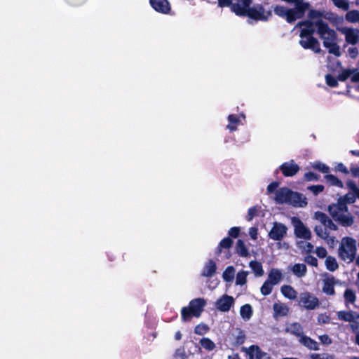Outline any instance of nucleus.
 Masks as SVG:
<instances>
[{"mask_svg": "<svg viewBox=\"0 0 359 359\" xmlns=\"http://www.w3.org/2000/svg\"><path fill=\"white\" fill-rule=\"evenodd\" d=\"M235 276V269L232 266H228L222 273V278L226 282H232Z\"/></svg>", "mask_w": 359, "mask_h": 359, "instance_id": "obj_32", "label": "nucleus"}, {"mask_svg": "<svg viewBox=\"0 0 359 359\" xmlns=\"http://www.w3.org/2000/svg\"><path fill=\"white\" fill-rule=\"evenodd\" d=\"M235 299L232 296L223 294L215 302L216 309L222 312H228L234 305Z\"/></svg>", "mask_w": 359, "mask_h": 359, "instance_id": "obj_13", "label": "nucleus"}, {"mask_svg": "<svg viewBox=\"0 0 359 359\" xmlns=\"http://www.w3.org/2000/svg\"><path fill=\"white\" fill-rule=\"evenodd\" d=\"M200 344L207 351H212L215 348V344L209 338L203 337L200 341Z\"/></svg>", "mask_w": 359, "mask_h": 359, "instance_id": "obj_37", "label": "nucleus"}, {"mask_svg": "<svg viewBox=\"0 0 359 359\" xmlns=\"http://www.w3.org/2000/svg\"><path fill=\"white\" fill-rule=\"evenodd\" d=\"M326 181L332 186H335L339 188H343V182L333 175H327L325 176Z\"/></svg>", "mask_w": 359, "mask_h": 359, "instance_id": "obj_33", "label": "nucleus"}, {"mask_svg": "<svg viewBox=\"0 0 359 359\" xmlns=\"http://www.w3.org/2000/svg\"><path fill=\"white\" fill-rule=\"evenodd\" d=\"M239 232H240L239 227H232L229 229V236H231L233 238H237L239 235Z\"/></svg>", "mask_w": 359, "mask_h": 359, "instance_id": "obj_59", "label": "nucleus"}, {"mask_svg": "<svg viewBox=\"0 0 359 359\" xmlns=\"http://www.w3.org/2000/svg\"><path fill=\"white\" fill-rule=\"evenodd\" d=\"M293 5L292 8L283 6H276L273 12L276 15L285 18L288 23H292L302 18L305 13L309 10L310 4L304 0H282Z\"/></svg>", "mask_w": 359, "mask_h": 359, "instance_id": "obj_1", "label": "nucleus"}, {"mask_svg": "<svg viewBox=\"0 0 359 359\" xmlns=\"http://www.w3.org/2000/svg\"><path fill=\"white\" fill-rule=\"evenodd\" d=\"M279 184L276 182H273L268 185L267 187V192L268 193H272L276 191V189L278 188Z\"/></svg>", "mask_w": 359, "mask_h": 359, "instance_id": "obj_61", "label": "nucleus"}, {"mask_svg": "<svg viewBox=\"0 0 359 359\" xmlns=\"http://www.w3.org/2000/svg\"><path fill=\"white\" fill-rule=\"evenodd\" d=\"M337 280L334 277H327L323 281V292L327 295H333L334 294V285Z\"/></svg>", "mask_w": 359, "mask_h": 359, "instance_id": "obj_20", "label": "nucleus"}, {"mask_svg": "<svg viewBox=\"0 0 359 359\" xmlns=\"http://www.w3.org/2000/svg\"><path fill=\"white\" fill-rule=\"evenodd\" d=\"M250 267L253 271L256 276H262L264 275V270L262 265L260 262L257 261H251L249 264Z\"/></svg>", "mask_w": 359, "mask_h": 359, "instance_id": "obj_30", "label": "nucleus"}, {"mask_svg": "<svg viewBox=\"0 0 359 359\" xmlns=\"http://www.w3.org/2000/svg\"><path fill=\"white\" fill-rule=\"evenodd\" d=\"M273 317L278 318L279 317L285 316L289 312V307L282 302H276L273 306Z\"/></svg>", "mask_w": 359, "mask_h": 359, "instance_id": "obj_21", "label": "nucleus"}, {"mask_svg": "<svg viewBox=\"0 0 359 359\" xmlns=\"http://www.w3.org/2000/svg\"><path fill=\"white\" fill-rule=\"evenodd\" d=\"M326 83L330 87H337L338 85L337 79L330 74L325 76Z\"/></svg>", "mask_w": 359, "mask_h": 359, "instance_id": "obj_50", "label": "nucleus"}, {"mask_svg": "<svg viewBox=\"0 0 359 359\" xmlns=\"http://www.w3.org/2000/svg\"><path fill=\"white\" fill-rule=\"evenodd\" d=\"M280 170L285 177H292L299 170V165L293 160L283 163Z\"/></svg>", "mask_w": 359, "mask_h": 359, "instance_id": "obj_17", "label": "nucleus"}, {"mask_svg": "<svg viewBox=\"0 0 359 359\" xmlns=\"http://www.w3.org/2000/svg\"><path fill=\"white\" fill-rule=\"evenodd\" d=\"M257 228L251 227L249 229V235L252 239L255 240L257 238Z\"/></svg>", "mask_w": 359, "mask_h": 359, "instance_id": "obj_62", "label": "nucleus"}, {"mask_svg": "<svg viewBox=\"0 0 359 359\" xmlns=\"http://www.w3.org/2000/svg\"><path fill=\"white\" fill-rule=\"evenodd\" d=\"M319 339L322 344L329 345L332 343V339L327 334L320 335Z\"/></svg>", "mask_w": 359, "mask_h": 359, "instance_id": "obj_57", "label": "nucleus"}, {"mask_svg": "<svg viewBox=\"0 0 359 359\" xmlns=\"http://www.w3.org/2000/svg\"><path fill=\"white\" fill-rule=\"evenodd\" d=\"M283 278V274L280 270L272 269L268 275L267 281L273 285L278 284Z\"/></svg>", "mask_w": 359, "mask_h": 359, "instance_id": "obj_26", "label": "nucleus"}, {"mask_svg": "<svg viewBox=\"0 0 359 359\" xmlns=\"http://www.w3.org/2000/svg\"><path fill=\"white\" fill-rule=\"evenodd\" d=\"M304 261L308 264L313 266H318V260L316 257L309 255L306 256L304 259Z\"/></svg>", "mask_w": 359, "mask_h": 359, "instance_id": "obj_54", "label": "nucleus"}, {"mask_svg": "<svg viewBox=\"0 0 359 359\" xmlns=\"http://www.w3.org/2000/svg\"><path fill=\"white\" fill-rule=\"evenodd\" d=\"M312 167L323 173H328L330 172V168L321 162L314 163Z\"/></svg>", "mask_w": 359, "mask_h": 359, "instance_id": "obj_44", "label": "nucleus"}, {"mask_svg": "<svg viewBox=\"0 0 359 359\" xmlns=\"http://www.w3.org/2000/svg\"><path fill=\"white\" fill-rule=\"evenodd\" d=\"M258 211H259V208L256 206L249 208L248 211V215H247L246 219L248 221H251L255 217V216L257 215Z\"/></svg>", "mask_w": 359, "mask_h": 359, "instance_id": "obj_52", "label": "nucleus"}, {"mask_svg": "<svg viewBox=\"0 0 359 359\" xmlns=\"http://www.w3.org/2000/svg\"><path fill=\"white\" fill-rule=\"evenodd\" d=\"M346 186L351 190V193L358 195L359 198V187L352 180L347 181Z\"/></svg>", "mask_w": 359, "mask_h": 359, "instance_id": "obj_45", "label": "nucleus"}, {"mask_svg": "<svg viewBox=\"0 0 359 359\" xmlns=\"http://www.w3.org/2000/svg\"><path fill=\"white\" fill-rule=\"evenodd\" d=\"M334 4L343 10H348L349 8V3L348 0H331Z\"/></svg>", "mask_w": 359, "mask_h": 359, "instance_id": "obj_46", "label": "nucleus"}, {"mask_svg": "<svg viewBox=\"0 0 359 359\" xmlns=\"http://www.w3.org/2000/svg\"><path fill=\"white\" fill-rule=\"evenodd\" d=\"M151 7L157 12L167 14L170 11V5L168 0H149Z\"/></svg>", "mask_w": 359, "mask_h": 359, "instance_id": "obj_18", "label": "nucleus"}, {"mask_svg": "<svg viewBox=\"0 0 359 359\" xmlns=\"http://www.w3.org/2000/svg\"><path fill=\"white\" fill-rule=\"evenodd\" d=\"M248 273V271L243 270L238 271L236 276V285H244L247 282V276Z\"/></svg>", "mask_w": 359, "mask_h": 359, "instance_id": "obj_34", "label": "nucleus"}, {"mask_svg": "<svg viewBox=\"0 0 359 359\" xmlns=\"http://www.w3.org/2000/svg\"><path fill=\"white\" fill-rule=\"evenodd\" d=\"M325 241L326 243L331 247H334L337 243V240L334 236H330L329 234L327 238L323 239Z\"/></svg>", "mask_w": 359, "mask_h": 359, "instance_id": "obj_56", "label": "nucleus"}, {"mask_svg": "<svg viewBox=\"0 0 359 359\" xmlns=\"http://www.w3.org/2000/svg\"><path fill=\"white\" fill-rule=\"evenodd\" d=\"M232 244V240L229 238H224L222 239L218 247V253L221 252L222 248H229Z\"/></svg>", "mask_w": 359, "mask_h": 359, "instance_id": "obj_47", "label": "nucleus"}, {"mask_svg": "<svg viewBox=\"0 0 359 359\" xmlns=\"http://www.w3.org/2000/svg\"><path fill=\"white\" fill-rule=\"evenodd\" d=\"M352 73L353 71L351 69H343L338 75V80L344 81L351 76Z\"/></svg>", "mask_w": 359, "mask_h": 359, "instance_id": "obj_49", "label": "nucleus"}, {"mask_svg": "<svg viewBox=\"0 0 359 359\" xmlns=\"http://www.w3.org/2000/svg\"><path fill=\"white\" fill-rule=\"evenodd\" d=\"M275 201L278 203H287L294 206L304 207L307 204L306 198L288 188L282 187L275 192Z\"/></svg>", "mask_w": 359, "mask_h": 359, "instance_id": "obj_5", "label": "nucleus"}, {"mask_svg": "<svg viewBox=\"0 0 359 359\" xmlns=\"http://www.w3.org/2000/svg\"><path fill=\"white\" fill-rule=\"evenodd\" d=\"M273 286V285L266 280L261 287V293L264 296L269 294L272 292Z\"/></svg>", "mask_w": 359, "mask_h": 359, "instance_id": "obj_42", "label": "nucleus"}, {"mask_svg": "<svg viewBox=\"0 0 359 359\" xmlns=\"http://www.w3.org/2000/svg\"><path fill=\"white\" fill-rule=\"evenodd\" d=\"M216 270H217L216 263L213 260L210 259L205 264L203 269L202 271L201 275H202V276H204V277H212L216 273Z\"/></svg>", "mask_w": 359, "mask_h": 359, "instance_id": "obj_24", "label": "nucleus"}, {"mask_svg": "<svg viewBox=\"0 0 359 359\" xmlns=\"http://www.w3.org/2000/svg\"><path fill=\"white\" fill-rule=\"evenodd\" d=\"M206 302L203 298H196L191 300L188 306L182 309V320L187 322L190 320L192 317L198 318Z\"/></svg>", "mask_w": 359, "mask_h": 359, "instance_id": "obj_7", "label": "nucleus"}, {"mask_svg": "<svg viewBox=\"0 0 359 359\" xmlns=\"http://www.w3.org/2000/svg\"><path fill=\"white\" fill-rule=\"evenodd\" d=\"M316 235L321 238L322 239H324L325 238L327 237V235L329 234V232L327 231V229L322 226H316L314 229Z\"/></svg>", "mask_w": 359, "mask_h": 359, "instance_id": "obj_43", "label": "nucleus"}, {"mask_svg": "<svg viewBox=\"0 0 359 359\" xmlns=\"http://www.w3.org/2000/svg\"><path fill=\"white\" fill-rule=\"evenodd\" d=\"M209 330V327L205 324H199L195 327V333L198 335L205 334Z\"/></svg>", "mask_w": 359, "mask_h": 359, "instance_id": "obj_48", "label": "nucleus"}, {"mask_svg": "<svg viewBox=\"0 0 359 359\" xmlns=\"http://www.w3.org/2000/svg\"><path fill=\"white\" fill-rule=\"evenodd\" d=\"M338 319L349 323H359V314L353 311H339L337 313Z\"/></svg>", "mask_w": 359, "mask_h": 359, "instance_id": "obj_19", "label": "nucleus"}, {"mask_svg": "<svg viewBox=\"0 0 359 359\" xmlns=\"http://www.w3.org/2000/svg\"><path fill=\"white\" fill-rule=\"evenodd\" d=\"M357 251L356 241L348 236L341 238L338 253L339 257L348 263L353 261L355 257Z\"/></svg>", "mask_w": 359, "mask_h": 359, "instance_id": "obj_6", "label": "nucleus"}, {"mask_svg": "<svg viewBox=\"0 0 359 359\" xmlns=\"http://www.w3.org/2000/svg\"><path fill=\"white\" fill-rule=\"evenodd\" d=\"M298 304L306 310H315L320 306V301L316 296L309 292H301L299 295Z\"/></svg>", "mask_w": 359, "mask_h": 359, "instance_id": "obj_9", "label": "nucleus"}, {"mask_svg": "<svg viewBox=\"0 0 359 359\" xmlns=\"http://www.w3.org/2000/svg\"><path fill=\"white\" fill-rule=\"evenodd\" d=\"M242 349L249 355V359H271L268 353L262 351L257 345L243 347Z\"/></svg>", "mask_w": 359, "mask_h": 359, "instance_id": "obj_12", "label": "nucleus"}, {"mask_svg": "<svg viewBox=\"0 0 359 359\" xmlns=\"http://www.w3.org/2000/svg\"><path fill=\"white\" fill-rule=\"evenodd\" d=\"M316 254L317 255V256L319 257V258H325V257H327V250L325 248H323V247H318L316 249V251H315Z\"/></svg>", "mask_w": 359, "mask_h": 359, "instance_id": "obj_53", "label": "nucleus"}, {"mask_svg": "<svg viewBox=\"0 0 359 359\" xmlns=\"http://www.w3.org/2000/svg\"><path fill=\"white\" fill-rule=\"evenodd\" d=\"M309 189H310L315 195H317L318 194L322 192L324 189V186L323 185H313L310 186L309 187Z\"/></svg>", "mask_w": 359, "mask_h": 359, "instance_id": "obj_55", "label": "nucleus"}, {"mask_svg": "<svg viewBox=\"0 0 359 359\" xmlns=\"http://www.w3.org/2000/svg\"><path fill=\"white\" fill-rule=\"evenodd\" d=\"M252 307L249 304H246L242 306L240 309V315L241 318L245 321L249 320L252 318Z\"/></svg>", "mask_w": 359, "mask_h": 359, "instance_id": "obj_28", "label": "nucleus"}, {"mask_svg": "<svg viewBox=\"0 0 359 359\" xmlns=\"http://www.w3.org/2000/svg\"><path fill=\"white\" fill-rule=\"evenodd\" d=\"M245 15L257 20L266 21L271 15V12L266 11L262 5L257 4L253 7L248 8Z\"/></svg>", "mask_w": 359, "mask_h": 359, "instance_id": "obj_10", "label": "nucleus"}, {"mask_svg": "<svg viewBox=\"0 0 359 359\" xmlns=\"http://www.w3.org/2000/svg\"><path fill=\"white\" fill-rule=\"evenodd\" d=\"M304 178L307 181L318 180V176L312 172H309L305 173Z\"/></svg>", "mask_w": 359, "mask_h": 359, "instance_id": "obj_58", "label": "nucleus"}, {"mask_svg": "<svg viewBox=\"0 0 359 359\" xmlns=\"http://www.w3.org/2000/svg\"><path fill=\"white\" fill-rule=\"evenodd\" d=\"M285 332L295 335L299 338L304 334L303 327L298 323H293L287 325Z\"/></svg>", "mask_w": 359, "mask_h": 359, "instance_id": "obj_25", "label": "nucleus"}, {"mask_svg": "<svg viewBox=\"0 0 359 359\" xmlns=\"http://www.w3.org/2000/svg\"><path fill=\"white\" fill-rule=\"evenodd\" d=\"M344 298L345 300V305L346 307L348 306V304H353L356 301V294L355 292L350 288H348L345 290L344 293Z\"/></svg>", "mask_w": 359, "mask_h": 359, "instance_id": "obj_29", "label": "nucleus"}, {"mask_svg": "<svg viewBox=\"0 0 359 359\" xmlns=\"http://www.w3.org/2000/svg\"><path fill=\"white\" fill-rule=\"evenodd\" d=\"M252 0H218L219 7L231 6V11L237 15H245L246 9L250 7Z\"/></svg>", "mask_w": 359, "mask_h": 359, "instance_id": "obj_8", "label": "nucleus"}, {"mask_svg": "<svg viewBox=\"0 0 359 359\" xmlns=\"http://www.w3.org/2000/svg\"><path fill=\"white\" fill-rule=\"evenodd\" d=\"M308 16L309 20L307 21L316 22L318 20H322V13L316 10H310Z\"/></svg>", "mask_w": 359, "mask_h": 359, "instance_id": "obj_41", "label": "nucleus"}, {"mask_svg": "<svg viewBox=\"0 0 359 359\" xmlns=\"http://www.w3.org/2000/svg\"><path fill=\"white\" fill-rule=\"evenodd\" d=\"M297 245L299 249L302 250L304 252L306 253H309L313 252V245L309 242L305 241H299L297 242Z\"/></svg>", "mask_w": 359, "mask_h": 359, "instance_id": "obj_39", "label": "nucleus"}, {"mask_svg": "<svg viewBox=\"0 0 359 359\" xmlns=\"http://www.w3.org/2000/svg\"><path fill=\"white\" fill-rule=\"evenodd\" d=\"M336 170H337L339 172H343L344 174H348V170L347 168L342 163H339L337 165Z\"/></svg>", "mask_w": 359, "mask_h": 359, "instance_id": "obj_60", "label": "nucleus"}, {"mask_svg": "<svg viewBox=\"0 0 359 359\" xmlns=\"http://www.w3.org/2000/svg\"><path fill=\"white\" fill-rule=\"evenodd\" d=\"M345 19L351 23H359V11L351 10L348 11L345 15Z\"/></svg>", "mask_w": 359, "mask_h": 359, "instance_id": "obj_31", "label": "nucleus"}, {"mask_svg": "<svg viewBox=\"0 0 359 359\" xmlns=\"http://www.w3.org/2000/svg\"><path fill=\"white\" fill-rule=\"evenodd\" d=\"M280 292L285 297L290 300H294L297 297V292L290 285H283L280 288Z\"/></svg>", "mask_w": 359, "mask_h": 359, "instance_id": "obj_27", "label": "nucleus"}, {"mask_svg": "<svg viewBox=\"0 0 359 359\" xmlns=\"http://www.w3.org/2000/svg\"><path fill=\"white\" fill-rule=\"evenodd\" d=\"M351 70L353 71V73L351 75V81L353 82H359V72L354 69Z\"/></svg>", "mask_w": 359, "mask_h": 359, "instance_id": "obj_64", "label": "nucleus"}, {"mask_svg": "<svg viewBox=\"0 0 359 359\" xmlns=\"http://www.w3.org/2000/svg\"><path fill=\"white\" fill-rule=\"evenodd\" d=\"M329 320H330V318L327 316L324 315V314H320L318 317V321L320 323H323V324L328 323Z\"/></svg>", "mask_w": 359, "mask_h": 359, "instance_id": "obj_63", "label": "nucleus"}, {"mask_svg": "<svg viewBox=\"0 0 359 359\" xmlns=\"http://www.w3.org/2000/svg\"><path fill=\"white\" fill-rule=\"evenodd\" d=\"M316 32L323 40V46L328 49V52L335 56H340L339 46L337 45V36L334 30L332 29L327 23L323 20L315 22Z\"/></svg>", "mask_w": 359, "mask_h": 359, "instance_id": "obj_2", "label": "nucleus"}, {"mask_svg": "<svg viewBox=\"0 0 359 359\" xmlns=\"http://www.w3.org/2000/svg\"><path fill=\"white\" fill-rule=\"evenodd\" d=\"M327 210L332 219L342 226H351L354 223V217L349 212L346 203L337 201L328 206Z\"/></svg>", "mask_w": 359, "mask_h": 359, "instance_id": "obj_4", "label": "nucleus"}, {"mask_svg": "<svg viewBox=\"0 0 359 359\" xmlns=\"http://www.w3.org/2000/svg\"><path fill=\"white\" fill-rule=\"evenodd\" d=\"M310 357L311 359H334V355L329 353H313Z\"/></svg>", "mask_w": 359, "mask_h": 359, "instance_id": "obj_51", "label": "nucleus"}, {"mask_svg": "<svg viewBox=\"0 0 359 359\" xmlns=\"http://www.w3.org/2000/svg\"><path fill=\"white\" fill-rule=\"evenodd\" d=\"M292 224L294 228V234L297 237L305 240H309L311 238V232L303 222L296 217L291 219Z\"/></svg>", "mask_w": 359, "mask_h": 359, "instance_id": "obj_11", "label": "nucleus"}, {"mask_svg": "<svg viewBox=\"0 0 359 359\" xmlns=\"http://www.w3.org/2000/svg\"><path fill=\"white\" fill-rule=\"evenodd\" d=\"M314 218L319 221L327 229L332 231H337L338 229L337 225L323 212H316L314 215Z\"/></svg>", "mask_w": 359, "mask_h": 359, "instance_id": "obj_16", "label": "nucleus"}, {"mask_svg": "<svg viewBox=\"0 0 359 359\" xmlns=\"http://www.w3.org/2000/svg\"><path fill=\"white\" fill-rule=\"evenodd\" d=\"M339 32L345 36L347 43L355 44L359 42V29L350 27H341Z\"/></svg>", "mask_w": 359, "mask_h": 359, "instance_id": "obj_15", "label": "nucleus"}, {"mask_svg": "<svg viewBox=\"0 0 359 359\" xmlns=\"http://www.w3.org/2000/svg\"><path fill=\"white\" fill-rule=\"evenodd\" d=\"M236 252L241 257H248L249 255L248 250L247 249L244 242L238 240L236 243Z\"/></svg>", "mask_w": 359, "mask_h": 359, "instance_id": "obj_35", "label": "nucleus"}, {"mask_svg": "<svg viewBox=\"0 0 359 359\" xmlns=\"http://www.w3.org/2000/svg\"><path fill=\"white\" fill-rule=\"evenodd\" d=\"M325 264L327 269L330 271H334L338 268V264L336 259L331 256L326 257Z\"/></svg>", "mask_w": 359, "mask_h": 359, "instance_id": "obj_36", "label": "nucleus"}, {"mask_svg": "<svg viewBox=\"0 0 359 359\" xmlns=\"http://www.w3.org/2000/svg\"><path fill=\"white\" fill-rule=\"evenodd\" d=\"M299 341L301 344L309 348V350L318 351L319 350V345L318 342L313 339L306 335H302L299 338Z\"/></svg>", "mask_w": 359, "mask_h": 359, "instance_id": "obj_22", "label": "nucleus"}, {"mask_svg": "<svg viewBox=\"0 0 359 359\" xmlns=\"http://www.w3.org/2000/svg\"><path fill=\"white\" fill-rule=\"evenodd\" d=\"M288 268L297 278L304 277L307 272V267L304 264H295L290 266Z\"/></svg>", "mask_w": 359, "mask_h": 359, "instance_id": "obj_23", "label": "nucleus"}, {"mask_svg": "<svg viewBox=\"0 0 359 359\" xmlns=\"http://www.w3.org/2000/svg\"><path fill=\"white\" fill-rule=\"evenodd\" d=\"M287 228L282 223L275 222L269 233L270 238L274 241L282 240L287 233Z\"/></svg>", "mask_w": 359, "mask_h": 359, "instance_id": "obj_14", "label": "nucleus"}, {"mask_svg": "<svg viewBox=\"0 0 359 359\" xmlns=\"http://www.w3.org/2000/svg\"><path fill=\"white\" fill-rule=\"evenodd\" d=\"M357 198L358 195L349 192L347 193L344 196L339 198L338 200L341 201L342 203H346L347 205V203H353Z\"/></svg>", "mask_w": 359, "mask_h": 359, "instance_id": "obj_40", "label": "nucleus"}, {"mask_svg": "<svg viewBox=\"0 0 359 359\" xmlns=\"http://www.w3.org/2000/svg\"><path fill=\"white\" fill-rule=\"evenodd\" d=\"M315 22L311 21H302L297 24L296 27H300V40L299 44L304 49H311L316 53L322 52L320 43L317 39L313 36V34L316 32Z\"/></svg>", "mask_w": 359, "mask_h": 359, "instance_id": "obj_3", "label": "nucleus"}, {"mask_svg": "<svg viewBox=\"0 0 359 359\" xmlns=\"http://www.w3.org/2000/svg\"><path fill=\"white\" fill-rule=\"evenodd\" d=\"M228 120L229 121V124L226 126V128L231 131H234L237 129L236 126L240 123V119L235 115L231 114L228 116Z\"/></svg>", "mask_w": 359, "mask_h": 359, "instance_id": "obj_38", "label": "nucleus"}]
</instances>
